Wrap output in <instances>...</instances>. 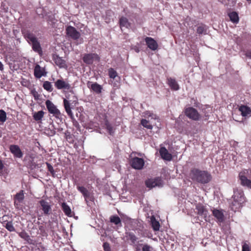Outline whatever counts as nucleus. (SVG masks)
Segmentation results:
<instances>
[{"mask_svg": "<svg viewBox=\"0 0 251 251\" xmlns=\"http://www.w3.org/2000/svg\"><path fill=\"white\" fill-rule=\"evenodd\" d=\"M24 36L27 42L31 44L33 50L39 54L42 55V50L40 44L35 35L33 33L27 31L24 33Z\"/></svg>", "mask_w": 251, "mask_h": 251, "instance_id": "3", "label": "nucleus"}, {"mask_svg": "<svg viewBox=\"0 0 251 251\" xmlns=\"http://www.w3.org/2000/svg\"><path fill=\"white\" fill-rule=\"evenodd\" d=\"M242 251H250V247L247 243H244L242 246Z\"/></svg>", "mask_w": 251, "mask_h": 251, "instance_id": "44", "label": "nucleus"}, {"mask_svg": "<svg viewBox=\"0 0 251 251\" xmlns=\"http://www.w3.org/2000/svg\"><path fill=\"white\" fill-rule=\"evenodd\" d=\"M3 2H2V3H1V6H2V5H3Z\"/></svg>", "mask_w": 251, "mask_h": 251, "instance_id": "53", "label": "nucleus"}, {"mask_svg": "<svg viewBox=\"0 0 251 251\" xmlns=\"http://www.w3.org/2000/svg\"><path fill=\"white\" fill-rule=\"evenodd\" d=\"M185 114L190 119L198 121L200 118V115L196 109L193 107H188L185 109Z\"/></svg>", "mask_w": 251, "mask_h": 251, "instance_id": "7", "label": "nucleus"}, {"mask_svg": "<svg viewBox=\"0 0 251 251\" xmlns=\"http://www.w3.org/2000/svg\"><path fill=\"white\" fill-rule=\"evenodd\" d=\"M4 227L9 231H14L15 229L13 225V224L11 222H8L5 224Z\"/></svg>", "mask_w": 251, "mask_h": 251, "instance_id": "38", "label": "nucleus"}, {"mask_svg": "<svg viewBox=\"0 0 251 251\" xmlns=\"http://www.w3.org/2000/svg\"><path fill=\"white\" fill-rule=\"evenodd\" d=\"M3 70V66L2 63L0 61V71H2Z\"/></svg>", "mask_w": 251, "mask_h": 251, "instance_id": "51", "label": "nucleus"}, {"mask_svg": "<svg viewBox=\"0 0 251 251\" xmlns=\"http://www.w3.org/2000/svg\"><path fill=\"white\" fill-rule=\"evenodd\" d=\"M6 120V112L3 110H0V123L3 124Z\"/></svg>", "mask_w": 251, "mask_h": 251, "instance_id": "36", "label": "nucleus"}, {"mask_svg": "<svg viewBox=\"0 0 251 251\" xmlns=\"http://www.w3.org/2000/svg\"><path fill=\"white\" fill-rule=\"evenodd\" d=\"M167 80L168 84L172 89L176 91L179 89V85L175 79L170 77Z\"/></svg>", "mask_w": 251, "mask_h": 251, "instance_id": "20", "label": "nucleus"}, {"mask_svg": "<svg viewBox=\"0 0 251 251\" xmlns=\"http://www.w3.org/2000/svg\"><path fill=\"white\" fill-rule=\"evenodd\" d=\"M233 201L230 205L231 209L234 211L238 210L245 201L243 191L241 189L236 188L234 190L232 196Z\"/></svg>", "mask_w": 251, "mask_h": 251, "instance_id": "2", "label": "nucleus"}, {"mask_svg": "<svg viewBox=\"0 0 251 251\" xmlns=\"http://www.w3.org/2000/svg\"><path fill=\"white\" fill-rule=\"evenodd\" d=\"M55 87L58 89H69L71 87L70 85L63 79H58L54 83Z\"/></svg>", "mask_w": 251, "mask_h": 251, "instance_id": "16", "label": "nucleus"}, {"mask_svg": "<svg viewBox=\"0 0 251 251\" xmlns=\"http://www.w3.org/2000/svg\"><path fill=\"white\" fill-rule=\"evenodd\" d=\"M106 128L110 134H112L113 132V127L109 124H106Z\"/></svg>", "mask_w": 251, "mask_h": 251, "instance_id": "43", "label": "nucleus"}, {"mask_svg": "<svg viewBox=\"0 0 251 251\" xmlns=\"http://www.w3.org/2000/svg\"><path fill=\"white\" fill-rule=\"evenodd\" d=\"M127 237L128 239L131 241L132 244H135L137 239L136 236L132 233H129Z\"/></svg>", "mask_w": 251, "mask_h": 251, "instance_id": "39", "label": "nucleus"}, {"mask_svg": "<svg viewBox=\"0 0 251 251\" xmlns=\"http://www.w3.org/2000/svg\"><path fill=\"white\" fill-rule=\"evenodd\" d=\"M110 222L114 224L118 225L121 224V221L120 218L117 216H112L110 219Z\"/></svg>", "mask_w": 251, "mask_h": 251, "instance_id": "35", "label": "nucleus"}, {"mask_svg": "<svg viewBox=\"0 0 251 251\" xmlns=\"http://www.w3.org/2000/svg\"><path fill=\"white\" fill-rule=\"evenodd\" d=\"M4 168V165L2 161L0 160V174H1Z\"/></svg>", "mask_w": 251, "mask_h": 251, "instance_id": "48", "label": "nucleus"}, {"mask_svg": "<svg viewBox=\"0 0 251 251\" xmlns=\"http://www.w3.org/2000/svg\"><path fill=\"white\" fill-rule=\"evenodd\" d=\"M83 60L87 64H91L95 61H99L100 57L96 53L86 54L83 57Z\"/></svg>", "mask_w": 251, "mask_h": 251, "instance_id": "9", "label": "nucleus"}, {"mask_svg": "<svg viewBox=\"0 0 251 251\" xmlns=\"http://www.w3.org/2000/svg\"><path fill=\"white\" fill-rule=\"evenodd\" d=\"M142 251H152L153 248L148 244H141Z\"/></svg>", "mask_w": 251, "mask_h": 251, "instance_id": "40", "label": "nucleus"}, {"mask_svg": "<svg viewBox=\"0 0 251 251\" xmlns=\"http://www.w3.org/2000/svg\"><path fill=\"white\" fill-rule=\"evenodd\" d=\"M196 213L203 218L205 221H207L209 218L207 210L201 204L199 203L196 206Z\"/></svg>", "mask_w": 251, "mask_h": 251, "instance_id": "8", "label": "nucleus"}, {"mask_svg": "<svg viewBox=\"0 0 251 251\" xmlns=\"http://www.w3.org/2000/svg\"><path fill=\"white\" fill-rule=\"evenodd\" d=\"M43 86L45 90L49 92H51L52 91V85L49 81H45L43 83Z\"/></svg>", "mask_w": 251, "mask_h": 251, "instance_id": "34", "label": "nucleus"}, {"mask_svg": "<svg viewBox=\"0 0 251 251\" xmlns=\"http://www.w3.org/2000/svg\"><path fill=\"white\" fill-rule=\"evenodd\" d=\"M246 56L251 59V50L247 52Z\"/></svg>", "mask_w": 251, "mask_h": 251, "instance_id": "49", "label": "nucleus"}, {"mask_svg": "<svg viewBox=\"0 0 251 251\" xmlns=\"http://www.w3.org/2000/svg\"><path fill=\"white\" fill-rule=\"evenodd\" d=\"M130 163L132 168L136 170H141L143 168L145 162L142 158L134 157L131 160Z\"/></svg>", "mask_w": 251, "mask_h": 251, "instance_id": "10", "label": "nucleus"}, {"mask_svg": "<svg viewBox=\"0 0 251 251\" xmlns=\"http://www.w3.org/2000/svg\"><path fill=\"white\" fill-rule=\"evenodd\" d=\"M239 110L243 117L247 116L251 114V109L247 106L242 105L239 107Z\"/></svg>", "mask_w": 251, "mask_h": 251, "instance_id": "21", "label": "nucleus"}, {"mask_svg": "<svg viewBox=\"0 0 251 251\" xmlns=\"http://www.w3.org/2000/svg\"><path fill=\"white\" fill-rule=\"evenodd\" d=\"M147 187L152 188L156 186L162 187L163 186V181L160 177L149 179L145 182Z\"/></svg>", "mask_w": 251, "mask_h": 251, "instance_id": "6", "label": "nucleus"}, {"mask_svg": "<svg viewBox=\"0 0 251 251\" xmlns=\"http://www.w3.org/2000/svg\"><path fill=\"white\" fill-rule=\"evenodd\" d=\"M141 124L144 127L149 129L152 128V126L150 123L149 121L146 119H142L141 121Z\"/></svg>", "mask_w": 251, "mask_h": 251, "instance_id": "33", "label": "nucleus"}, {"mask_svg": "<svg viewBox=\"0 0 251 251\" xmlns=\"http://www.w3.org/2000/svg\"><path fill=\"white\" fill-rule=\"evenodd\" d=\"M248 173V170H245L239 173V177L242 185L251 188V180L247 178Z\"/></svg>", "mask_w": 251, "mask_h": 251, "instance_id": "4", "label": "nucleus"}, {"mask_svg": "<svg viewBox=\"0 0 251 251\" xmlns=\"http://www.w3.org/2000/svg\"><path fill=\"white\" fill-rule=\"evenodd\" d=\"M190 177L194 181L207 183L211 179V176L207 171H201L198 169H193L189 174Z\"/></svg>", "mask_w": 251, "mask_h": 251, "instance_id": "1", "label": "nucleus"}, {"mask_svg": "<svg viewBox=\"0 0 251 251\" xmlns=\"http://www.w3.org/2000/svg\"><path fill=\"white\" fill-rule=\"evenodd\" d=\"M103 247L104 251H111V249L108 243H104L103 245Z\"/></svg>", "mask_w": 251, "mask_h": 251, "instance_id": "42", "label": "nucleus"}, {"mask_svg": "<svg viewBox=\"0 0 251 251\" xmlns=\"http://www.w3.org/2000/svg\"><path fill=\"white\" fill-rule=\"evenodd\" d=\"M20 236L24 239H26L29 238V236L27 235L25 232H21L20 234Z\"/></svg>", "mask_w": 251, "mask_h": 251, "instance_id": "47", "label": "nucleus"}, {"mask_svg": "<svg viewBox=\"0 0 251 251\" xmlns=\"http://www.w3.org/2000/svg\"><path fill=\"white\" fill-rule=\"evenodd\" d=\"M34 74L36 78H40L44 75V70L39 65H36L34 68Z\"/></svg>", "mask_w": 251, "mask_h": 251, "instance_id": "22", "label": "nucleus"}, {"mask_svg": "<svg viewBox=\"0 0 251 251\" xmlns=\"http://www.w3.org/2000/svg\"><path fill=\"white\" fill-rule=\"evenodd\" d=\"M236 3L235 0H228V2L227 3V5L229 6L230 7L233 6Z\"/></svg>", "mask_w": 251, "mask_h": 251, "instance_id": "45", "label": "nucleus"}, {"mask_svg": "<svg viewBox=\"0 0 251 251\" xmlns=\"http://www.w3.org/2000/svg\"><path fill=\"white\" fill-rule=\"evenodd\" d=\"M66 34L68 36L74 40L78 39L80 36V33L73 26H68L66 29Z\"/></svg>", "mask_w": 251, "mask_h": 251, "instance_id": "11", "label": "nucleus"}, {"mask_svg": "<svg viewBox=\"0 0 251 251\" xmlns=\"http://www.w3.org/2000/svg\"><path fill=\"white\" fill-rule=\"evenodd\" d=\"M151 226L154 231H158L159 230L160 224L159 222L155 219L153 216L151 217Z\"/></svg>", "mask_w": 251, "mask_h": 251, "instance_id": "24", "label": "nucleus"}, {"mask_svg": "<svg viewBox=\"0 0 251 251\" xmlns=\"http://www.w3.org/2000/svg\"><path fill=\"white\" fill-rule=\"evenodd\" d=\"M159 153L162 159L167 161H171L172 155L169 152L165 147H161L159 150Z\"/></svg>", "mask_w": 251, "mask_h": 251, "instance_id": "15", "label": "nucleus"}, {"mask_svg": "<svg viewBox=\"0 0 251 251\" xmlns=\"http://www.w3.org/2000/svg\"><path fill=\"white\" fill-rule=\"evenodd\" d=\"M108 75L110 78L115 79L118 76L117 72L113 68H110L108 69Z\"/></svg>", "mask_w": 251, "mask_h": 251, "instance_id": "32", "label": "nucleus"}, {"mask_svg": "<svg viewBox=\"0 0 251 251\" xmlns=\"http://www.w3.org/2000/svg\"><path fill=\"white\" fill-rule=\"evenodd\" d=\"M10 151L16 157L21 158L23 156V154L20 148L17 145H11L10 147Z\"/></svg>", "mask_w": 251, "mask_h": 251, "instance_id": "17", "label": "nucleus"}, {"mask_svg": "<svg viewBox=\"0 0 251 251\" xmlns=\"http://www.w3.org/2000/svg\"><path fill=\"white\" fill-rule=\"evenodd\" d=\"M53 60L55 64L60 68H65L67 67L65 61L58 55L54 54L53 55Z\"/></svg>", "mask_w": 251, "mask_h": 251, "instance_id": "14", "label": "nucleus"}, {"mask_svg": "<svg viewBox=\"0 0 251 251\" xmlns=\"http://www.w3.org/2000/svg\"><path fill=\"white\" fill-rule=\"evenodd\" d=\"M248 2H249L250 3L251 2V0H247Z\"/></svg>", "mask_w": 251, "mask_h": 251, "instance_id": "52", "label": "nucleus"}, {"mask_svg": "<svg viewBox=\"0 0 251 251\" xmlns=\"http://www.w3.org/2000/svg\"><path fill=\"white\" fill-rule=\"evenodd\" d=\"M44 112L43 111H39L37 112L33 113V117L35 121H38L42 119L44 117Z\"/></svg>", "mask_w": 251, "mask_h": 251, "instance_id": "30", "label": "nucleus"}, {"mask_svg": "<svg viewBox=\"0 0 251 251\" xmlns=\"http://www.w3.org/2000/svg\"><path fill=\"white\" fill-rule=\"evenodd\" d=\"M47 167L48 169V170L51 173H53L54 172L53 168L52 166L49 163H47Z\"/></svg>", "mask_w": 251, "mask_h": 251, "instance_id": "46", "label": "nucleus"}, {"mask_svg": "<svg viewBox=\"0 0 251 251\" xmlns=\"http://www.w3.org/2000/svg\"><path fill=\"white\" fill-rule=\"evenodd\" d=\"M31 93L35 100H38L40 99V95L35 89L32 90L31 91Z\"/></svg>", "mask_w": 251, "mask_h": 251, "instance_id": "41", "label": "nucleus"}, {"mask_svg": "<svg viewBox=\"0 0 251 251\" xmlns=\"http://www.w3.org/2000/svg\"><path fill=\"white\" fill-rule=\"evenodd\" d=\"M62 209L63 210L64 212L65 213V214L66 215H67L68 216H71V209L70 208V207L66 203L63 202L62 204Z\"/></svg>", "mask_w": 251, "mask_h": 251, "instance_id": "31", "label": "nucleus"}, {"mask_svg": "<svg viewBox=\"0 0 251 251\" xmlns=\"http://www.w3.org/2000/svg\"><path fill=\"white\" fill-rule=\"evenodd\" d=\"M213 216L216 218L217 222L222 223L224 221V215L223 211L214 209L212 211Z\"/></svg>", "mask_w": 251, "mask_h": 251, "instance_id": "18", "label": "nucleus"}, {"mask_svg": "<svg viewBox=\"0 0 251 251\" xmlns=\"http://www.w3.org/2000/svg\"><path fill=\"white\" fill-rule=\"evenodd\" d=\"M39 203L42 207V209L44 214L49 215L51 210V205L50 203L44 200H41L39 201Z\"/></svg>", "mask_w": 251, "mask_h": 251, "instance_id": "12", "label": "nucleus"}, {"mask_svg": "<svg viewBox=\"0 0 251 251\" xmlns=\"http://www.w3.org/2000/svg\"><path fill=\"white\" fill-rule=\"evenodd\" d=\"M119 23L121 28L123 27L128 28L130 26V24L127 19L124 17H122L120 19Z\"/></svg>", "mask_w": 251, "mask_h": 251, "instance_id": "26", "label": "nucleus"}, {"mask_svg": "<svg viewBox=\"0 0 251 251\" xmlns=\"http://www.w3.org/2000/svg\"><path fill=\"white\" fill-rule=\"evenodd\" d=\"M141 246V245H138L136 247V251H142V250H141L140 247Z\"/></svg>", "mask_w": 251, "mask_h": 251, "instance_id": "50", "label": "nucleus"}, {"mask_svg": "<svg viewBox=\"0 0 251 251\" xmlns=\"http://www.w3.org/2000/svg\"><path fill=\"white\" fill-rule=\"evenodd\" d=\"M24 193L23 190H21L15 196V204H17V201L21 202L24 199Z\"/></svg>", "mask_w": 251, "mask_h": 251, "instance_id": "25", "label": "nucleus"}, {"mask_svg": "<svg viewBox=\"0 0 251 251\" xmlns=\"http://www.w3.org/2000/svg\"><path fill=\"white\" fill-rule=\"evenodd\" d=\"M46 105L50 113L53 114L57 118L59 119L61 117L60 111L51 101L47 100L46 101Z\"/></svg>", "mask_w": 251, "mask_h": 251, "instance_id": "5", "label": "nucleus"}, {"mask_svg": "<svg viewBox=\"0 0 251 251\" xmlns=\"http://www.w3.org/2000/svg\"><path fill=\"white\" fill-rule=\"evenodd\" d=\"M144 116L146 118L151 117V119H156L157 118V116L156 115L153 114L151 112L149 111H147L144 113Z\"/></svg>", "mask_w": 251, "mask_h": 251, "instance_id": "37", "label": "nucleus"}, {"mask_svg": "<svg viewBox=\"0 0 251 251\" xmlns=\"http://www.w3.org/2000/svg\"><path fill=\"white\" fill-rule=\"evenodd\" d=\"M145 42L148 47L152 50H155L158 48V44L152 38L147 37L145 39Z\"/></svg>", "mask_w": 251, "mask_h": 251, "instance_id": "13", "label": "nucleus"}, {"mask_svg": "<svg viewBox=\"0 0 251 251\" xmlns=\"http://www.w3.org/2000/svg\"><path fill=\"white\" fill-rule=\"evenodd\" d=\"M207 29L206 25H200L197 28V33L199 34H206Z\"/></svg>", "mask_w": 251, "mask_h": 251, "instance_id": "29", "label": "nucleus"}, {"mask_svg": "<svg viewBox=\"0 0 251 251\" xmlns=\"http://www.w3.org/2000/svg\"><path fill=\"white\" fill-rule=\"evenodd\" d=\"M77 188V190L83 195L85 200L89 198L90 192L86 188L83 186H78Z\"/></svg>", "mask_w": 251, "mask_h": 251, "instance_id": "23", "label": "nucleus"}, {"mask_svg": "<svg viewBox=\"0 0 251 251\" xmlns=\"http://www.w3.org/2000/svg\"><path fill=\"white\" fill-rule=\"evenodd\" d=\"M63 104L66 113L69 117L73 119L74 118V115L71 110L70 101L66 99H64L63 100Z\"/></svg>", "mask_w": 251, "mask_h": 251, "instance_id": "19", "label": "nucleus"}, {"mask_svg": "<svg viewBox=\"0 0 251 251\" xmlns=\"http://www.w3.org/2000/svg\"><path fill=\"white\" fill-rule=\"evenodd\" d=\"M228 16L231 21L233 23H237L239 21V17L237 13L235 12H232L229 13Z\"/></svg>", "mask_w": 251, "mask_h": 251, "instance_id": "28", "label": "nucleus"}, {"mask_svg": "<svg viewBox=\"0 0 251 251\" xmlns=\"http://www.w3.org/2000/svg\"><path fill=\"white\" fill-rule=\"evenodd\" d=\"M91 88L94 92H95L97 94H100L101 92V90L102 89L101 86L96 82L92 83L91 84Z\"/></svg>", "mask_w": 251, "mask_h": 251, "instance_id": "27", "label": "nucleus"}]
</instances>
